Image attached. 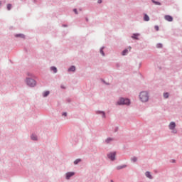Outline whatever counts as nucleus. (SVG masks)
<instances>
[{"label":"nucleus","instance_id":"1","mask_svg":"<svg viewBox=\"0 0 182 182\" xmlns=\"http://www.w3.org/2000/svg\"><path fill=\"white\" fill-rule=\"evenodd\" d=\"M139 99L143 102H149V93L146 91L141 92L139 94Z\"/></svg>","mask_w":182,"mask_h":182},{"label":"nucleus","instance_id":"2","mask_svg":"<svg viewBox=\"0 0 182 182\" xmlns=\"http://www.w3.org/2000/svg\"><path fill=\"white\" fill-rule=\"evenodd\" d=\"M26 83L28 86H30L31 87H33L36 86V81L32 78H27L26 79Z\"/></svg>","mask_w":182,"mask_h":182},{"label":"nucleus","instance_id":"3","mask_svg":"<svg viewBox=\"0 0 182 182\" xmlns=\"http://www.w3.org/2000/svg\"><path fill=\"white\" fill-rule=\"evenodd\" d=\"M117 105H130V100L120 98L119 100L117 102Z\"/></svg>","mask_w":182,"mask_h":182},{"label":"nucleus","instance_id":"4","mask_svg":"<svg viewBox=\"0 0 182 182\" xmlns=\"http://www.w3.org/2000/svg\"><path fill=\"white\" fill-rule=\"evenodd\" d=\"M108 159L112 161L116 160V152H111L107 155Z\"/></svg>","mask_w":182,"mask_h":182},{"label":"nucleus","instance_id":"5","mask_svg":"<svg viewBox=\"0 0 182 182\" xmlns=\"http://www.w3.org/2000/svg\"><path fill=\"white\" fill-rule=\"evenodd\" d=\"M169 129L170 130H173L172 133H177V130L174 129H176V122H171L169 124Z\"/></svg>","mask_w":182,"mask_h":182},{"label":"nucleus","instance_id":"6","mask_svg":"<svg viewBox=\"0 0 182 182\" xmlns=\"http://www.w3.org/2000/svg\"><path fill=\"white\" fill-rule=\"evenodd\" d=\"M164 19H166V21H168V22H173V17L170 15H166L164 16Z\"/></svg>","mask_w":182,"mask_h":182},{"label":"nucleus","instance_id":"7","mask_svg":"<svg viewBox=\"0 0 182 182\" xmlns=\"http://www.w3.org/2000/svg\"><path fill=\"white\" fill-rule=\"evenodd\" d=\"M73 176H75V172H68L66 173V178L67 180H69L70 177H73Z\"/></svg>","mask_w":182,"mask_h":182},{"label":"nucleus","instance_id":"8","mask_svg":"<svg viewBox=\"0 0 182 182\" xmlns=\"http://www.w3.org/2000/svg\"><path fill=\"white\" fill-rule=\"evenodd\" d=\"M145 175H146V176L148 178H150V179L153 178V177L151 176V174L150 172H149V171L146 172V173H145Z\"/></svg>","mask_w":182,"mask_h":182},{"label":"nucleus","instance_id":"9","mask_svg":"<svg viewBox=\"0 0 182 182\" xmlns=\"http://www.w3.org/2000/svg\"><path fill=\"white\" fill-rule=\"evenodd\" d=\"M144 21L149 22V21H150V17H149L147 14H145L144 17Z\"/></svg>","mask_w":182,"mask_h":182},{"label":"nucleus","instance_id":"10","mask_svg":"<svg viewBox=\"0 0 182 182\" xmlns=\"http://www.w3.org/2000/svg\"><path fill=\"white\" fill-rule=\"evenodd\" d=\"M75 70H76V68L75 66H72L68 69L69 72H75Z\"/></svg>","mask_w":182,"mask_h":182},{"label":"nucleus","instance_id":"11","mask_svg":"<svg viewBox=\"0 0 182 182\" xmlns=\"http://www.w3.org/2000/svg\"><path fill=\"white\" fill-rule=\"evenodd\" d=\"M49 91L44 92L43 94V97H46L49 95Z\"/></svg>","mask_w":182,"mask_h":182},{"label":"nucleus","instance_id":"12","mask_svg":"<svg viewBox=\"0 0 182 182\" xmlns=\"http://www.w3.org/2000/svg\"><path fill=\"white\" fill-rule=\"evenodd\" d=\"M16 38H25V36L23 34H17L16 35Z\"/></svg>","mask_w":182,"mask_h":182},{"label":"nucleus","instance_id":"13","mask_svg":"<svg viewBox=\"0 0 182 182\" xmlns=\"http://www.w3.org/2000/svg\"><path fill=\"white\" fill-rule=\"evenodd\" d=\"M51 70H53V72H54V73H56L58 72V70L56 69L55 67H51Z\"/></svg>","mask_w":182,"mask_h":182},{"label":"nucleus","instance_id":"14","mask_svg":"<svg viewBox=\"0 0 182 182\" xmlns=\"http://www.w3.org/2000/svg\"><path fill=\"white\" fill-rule=\"evenodd\" d=\"M152 2H153V4H154L155 5H161V4L160 2L156 1H154V0H152Z\"/></svg>","mask_w":182,"mask_h":182},{"label":"nucleus","instance_id":"15","mask_svg":"<svg viewBox=\"0 0 182 182\" xmlns=\"http://www.w3.org/2000/svg\"><path fill=\"white\" fill-rule=\"evenodd\" d=\"M127 52H129V50H127V49L124 50L122 52V55L124 56L127 53Z\"/></svg>","mask_w":182,"mask_h":182},{"label":"nucleus","instance_id":"16","mask_svg":"<svg viewBox=\"0 0 182 182\" xmlns=\"http://www.w3.org/2000/svg\"><path fill=\"white\" fill-rule=\"evenodd\" d=\"M31 139L32 140H37L36 135H34V134L31 135Z\"/></svg>","mask_w":182,"mask_h":182},{"label":"nucleus","instance_id":"17","mask_svg":"<svg viewBox=\"0 0 182 182\" xmlns=\"http://www.w3.org/2000/svg\"><path fill=\"white\" fill-rule=\"evenodd\" d=\"M11 8H12V5H11V4H8V5H7V9H8V11H11Z\"/></svg>","mask_w":182,"mask_h":182},{"label":"nucleus","instance_id":"18","mask_svg":"<svg viewBox=\"0 0 182 182\" xmlns=\"http://www.w3.org/2000/svg\"><path fill=\"white\" fill-rule=\"evenodd\" d=\"M164 97L165 99H167V97H168V93H167V92L164 93Z\"/></svg>","mask_w":182,"mask_h":182},{"label":"nucleus","instance_id":"19","mask_svg":"<svg viewBox=\"0 0 182 182\" xmlns=\"http://www.w3.org/2000/svg\"><path fill=\"white\" fill-rule=\"evenodd\" d=\"M78 163H80V159H77L74 161V164H77Z\"/></svg>","mask_w":182,"mask_h":182},{"label":"nucleus","instance_id":"20","mask_svg":"<svg viewBox=\"0 0 182 182\" xmlns=\"http://www.w3.org/2000/svg\"><path fill=\"white\" fill-rule=\"evenodd\" d=\"M156 48H163V45L159 43V44L156 45Z\"/></svg>","mask_w":182,"mask_h":182},{"label":"nucleus","instance_id":"21","mask_svg":"<svg viewBox=\"0 0 182 182\" xmlns=\"http://www.w3.org/2000/svg\"><path fill=\"white\" fill-rule=\"evenodd\" d=\"M132 161H134V163H136V161H137V158L133 157V158L132 159Z\"/></svg>","mask_w":182,"mask_h":182},{"label":"nucleus","instance_id":"22","mask_svg":"<svg viewBox=\"0 0 182 182\" xmlns=\"http://www.w3.org/2000/svg\"><path fill=\"white\" fill-rule=\"evenodd\" d=\"M137 36H139V34H134V36H132V38H134V39H137Z\"/></svg>","mask_w":182,"mask_h":182},{"label":"nucleus","instance_id":"23","mask_svg":"<svg viewBox=\"0 0 182 182\" xmlns=\"http://www.w3.org/2000/svg\"><path fill=\"white\" fill-rule=\"evenodd\" d=\"M100 53L102 55V56H105V53L103 52V48L100 49Z\"/></svg>","mask_w":182,"mask_h":182},{"label":"nucleus","instance_id":"24","mask_svg":"<svg viewBox=\"0 0 182 182\" xmlns=\"http://www.w3.org/2000/svg\"><path fill=\"white\" fill-rule=\"evenodd\" d=\"M109 141H112V139H111V138H108V139L106 140V143H109Z\"/></svg>","mask_w":182,"mask_h":182},{"label":"nucleus","instance_id":"25","mask_svg":"<svg viewBox=\"0 0 182 182\" xmlns=\"http://www.w3.org/2000/svg\"><path fill=\"white\" fill-rule=\"evenodd\" d=\"M154 28L156 29V31H159V26H155Z\"/></svg>","mask_w":182,"mask_h":182},{"label":"nucleus","instance_id":"26","mask_svg":"<svg viewBox=\"0 0 182 182\" xmlns=\"http://www.w3.org/2000/svg\"><path fill=\"white\" fill-rule=\"evenodd\" d=\"M73 12H75V14H76V15H77V9H75L73 10Z\"/></svg>","mask_w":182,"mask_h":182},{"label":"nucleus","instance_id":"27","mask_svg":"<svg viewBox=\"0 0 182 182\" xmlns=\"http://www.w3.org/2000/svg\"><path fill=\"white\" fill-rule=\"evenodd\" d=\"M100 113H102V114L103 117H105V112H100Z\"/></svg>","mask_w":182,"mask_h":182},{"label":"nucleus","instance_id":"28","mask_svg":"<svg viewBox=\"0 0 182 182\" xmlns=\"http://www.w3.org/2000/svg\"><path fill=\"white\" fill-rule=\"evenodd\" d=\"M117 170H121V168H123V167H122V166H117Z\"/></svg>","mask_w":182,"mask_h":182},{"label":"nucleus","instance_id":"29","mask_svg":"<svg viewBox=\"0 0 182 182\" xmlns=\"http://www.w3.org/2000/svg\"><path fill=\"white\" fill-rule=\"evenodd\" d=\"M63 116H68V113L66 112L63 113Z\"/></svg>","mask_w":182,"mask_h":182},{"label":"nucleus","instance_id":"30","mask_svg":"<svg viewBox=\"0 0 182 182\" xmlns=\"http://www.w3.org/2000/svg\"><path fill=\"white\" fill-rule=\"evenodd\" d=\"M99 4H102V0H98L97 1Z\"/></svg>","mask_w":182,"mask_h":182},{"label":"nucleus","instance_id":"31","mask_svg":"<svg viewBox=\"0 0 182 182\" xmlns=\"http://www.w3.org/2000/svg\"><path fill=\"white\" fill-rule=\"evenodd\" d=\"M129 50H132V47H129Z\"/></svg>","mask_w":182,"mask_h":182},{"label":"nucleus","instance_id":"32","mask_svg":"<svg viewBox=\"0 0 182 182\" xmlns=\"http://www.w3.org/2000/svg\"><path fill=\"white\" fill-rule=\"evenodd\" d=\"M1 5H2V2L0 1V6H1Z\"/></svg>","mask_w":182,"mask_h":182},{"label":"nucleus","instance_id":"33","mask_svg":"<svg viewBox=\"0 0 182 182\" xmlns=\"http://www.w3.org/2000/svg\"><path fill=\"white\" fill-rule=\"evenodd\" d=\"M61 87H62L63 89H65V87H63V86H61Z\"/></svg>","mask_w":182,"mask_h":182}]
</instances>
